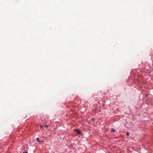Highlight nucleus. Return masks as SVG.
<instances>
[{"label":"nucleus","instance_id":"nucleus-1","mask_svg":"<svg viewBox=\"0 0 153 153\" xmlns=\"http://www.w3.org/2000/svg\"><path fill=\"white\" fill-rule=\"evenodd\" d=\"M76 133L77 134H80L81 133V131L79 130H76Z\"/></svg>","mask_w":153,"mask_h":153},{"label":"nucleus","instance_id":"nucleus-2","mask_svg":"<svg viewBox=\"0 0 153 153\" xmlns=\"http://www.w3.org/2000/svg\"><path fill=\"white\" fill-rule=\"evenodd\" d=\"M36 140H37V141L38 142H44V141H40L39 140V138H36Z\"/></svg>","mask_w":153,"mask_h":153},{"label":"nucleus","instance_id":"nucleus-3","mask_svg":"<svg viewBox=\"0 0 153 153\" xmlns=\"http://www.w3.org/2000/svg\"><path fill=\"white\" fill-rule=\"evenodd\" d=\"M114 131H115V130L114 128L111 129V131L112 132H114Z\"/></svg>","mask_w":153,"mask_h":153},{"label":"nucleus","instance_id":"nucleus-4","mask_svg":"<svg viewBox=\"0 0 153 153\" xmlns=\"http://www.w3.org/2000/svg\"><path fill=\"white\" fill-rule=\"evenodd\" d=\"M126 135L127 136H128L129 135V133L128 132H127Z\"/></svg>","mask_w":153,"mask_h":153},{"label":"nucleus","instance_id":"nucleus-5","mask_svg":"<svg viewBox=\"0 0 153 153\" xmlns=\"http://www.w3.org/2000/svg\"><path fill=\"white\" fill-rule=\"evenodd\" d=\"M44 126L45 127L47 128V127H48V125H45Z\"/></svg>","mask_w":153,"mask_h":153},{"label":"nucleus","instance_id":"nucleus-6","mask_svg":"<svg viewBox=\"0 0 153 153\" xmlns=\"http://www.w3.org/2000/svg\"><path fill=\"white\" fill-rule=\"evenodd\" d=\"M23 153H27V152H23Z\"/></svg>","mask_w":153,"mask_h":153}]
</instances>
